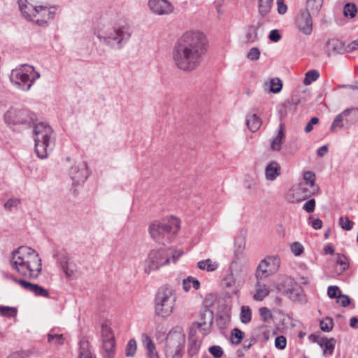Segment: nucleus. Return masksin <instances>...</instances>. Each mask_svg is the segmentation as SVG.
I'll use <instances>...</instances> for the list:
<instances>
[{
    "label": "nucleus",
    "mask_w": 358,
    "mask_h": 358,
    "mask_svg": "<svg viewBox=\"0 0 358 358\" xmlns=\"http://www.w3.org/2000/svg\"><path fill=\"white\" fill-rule=\"evenodd\" d=\"M206 35L198 30L185 32L176 42L172 53L175 65L184 71L196 69L208 50Z\"/></svg>",
    "instance_id": "obj_1"
},
{
    "label": "nucleus",
    "mask_w": 358,
    "mask_h": 358,
    "mask_svg": "<svg viewBox=\"0 0 358 358\" xmlns=\"http://www.w3.org/2000/svg\"><path fill=\"white\" fill-rule=\"evenodd\" d=\"M5 122L9 125H23L25 127L34 126L35 134V151L41 159L48 157L55 145L53 130L45 122L35 123L36 116L27 108L10 107L4 114Z\"/></svg>",
    "instance_id": "obj_2"
},
{
    "label": "nucleus",
    "mask_w": 358,
    "mask_h": 358,
    "mask_svg": "<svg viewBox=\"0 0 358 358\" xmlns=\"http://www.w3.org/2000/svg\"><path fill=\"white\" fill-rule=\"evenodd\" d=\"M10 263L13 269L29 278H37L42 271V261L34 249L22 246L11 252Z\"/></svg>",
    "instance_id": "obj_3"
},
{
    "label": "nucleus",
    "mask_w": 358,
    "mask_h": 358,
    "mask_svg": "<svg viewBox=\"0 0 358 358\" xmlns=\"http://www.w3.org/2000/svg\"><path fill=\"white\" fill-rule=\"evenodd\" d=\"M183 254L182 250H176L172 248L152 250L144 262V271L147 274L168 264L171 259L176 262Z\"/></svg>",
    "instance_id": "obj_4"
},
{
    "label": "nucleus",
    "mask_w": 358,
    "mask_h": 358,
    "mask_svg": "<svg viewBox=\"0 0 358 358\" xmlns=\"http://www.w3.org/2000/svg\"><path fill=\"white\" fill-rule=\"evenodd\" d=\"M180 229V222L176 217H171L167 222H155L149 227L152 238L162 245L170 243Z\"/></svg>",
    "instance_id": "obj_5"
},
{
    "label": "nucleus",
    "mask_w": 358,
    "mask_h": 358,
    "mask_svg": "<svg viewBox=\"0 0 358 358\" xmlns=\"http://www.w3.org/2000/svg\"><path fill=\"white\" fill-rule=\"evenodd\" d=\"M56 7L48 3L33 5L20 4V11L28 20L34 22L39 26H45L52 20L55 15Z\"/></svg>",
    "instance_id": "obj_6"
},
{
    "label": "nucleus",
    "mask_w": 358,
    "mask_h": 358,
    "mask_svg": "<svg viewBox=\"0 0 358 358\" xmlns=\"http://www.w3.org/2000/svg\"><path fill=\"white\" fill-rule=\"evenodd\" d=\"M101 42L114 49H122L131 37V30L127 25H115L96 33Z\"/></svg>",
    "instance_id": "obj_7"
},
{
    "label": "nucleus",
    "mask_w": 358,
    "mask_h": 358,
    "mask_svg": "<svg viewBox=\"0 0 358 358\" xmlns=\"http://www.w3.org/2000/svg\"><path fill=\"white\" fill-rule=\"evenodd\" d=\"M40 78L32 66L22 64L19 68L12 70L10 80L18 89L28 91L31 89L36 80Z\"/></svg>",
    "instance_id": "obj_8"
},
{
    "label": "nucleus",
    "mask_w": 358,
    "mask_h": 358,
    "mask_svg": "<svg viewBox=\"0 0 358 358\" xmlns=\"http://www.w3.org/2000/svg\"><path fill=\"white\" fill-rule=\"evenodd\" d=\"M176 296L171 287H162L155 297V313L158 316L167 317L174 308Z\"/></svg>",
    "instance_id": "obj_9"
},
{
    "label": "nucleus",
    "mask_w": 358,
    "mask_h": 358,
    "mask_svg": "<svg viewBox=\"0 0 358 358\" xmlns=\"http://www.w3.org/2000/svg\"><path fill=\"white\" fill-rule=\"evenodd\" d=\"M185 343V334L180 331H171L165 340L164 352L167 358H182Z\"/></svg>",
    "instance_id": "obj_10"
},
{
    "label": "nucleus",
    "mask_w": 358,
    "mask_h": 358,
    "mask_svg": "<svg viewBox=\"0 0 358 358\" xmlns=\"http://www.w3.org/2000/svg\"><path fill=\"white\" fill-rule=\"evenodd\" d=\"M280 266L278 257H267L262 259L256 270L255 276L257 280H262L274 273Z\"/></svg>",
    "instance_id": "obj_11"
},
{
    "label": "nucleus",
    "mask_w": 358,
    "mask_h": 358,
    "mask_svg": "<svg viewBox=\"0 0 358 358\" xmlns=\"http://www.w3.org/2000/svg\"><path fill=\"white\" fill-rule=\"evenodd\" d=\"M69 175L74 186L84 183L89 176L86 163L84 162L76 163L71 167Z\"/></svg>",
    "instance_id": "obj_12"
},
{
    "label": "nucleus",
    "mask_w": 358,
    "mask_h": 358,
    "mask_svg": "<svg viewBox=\"0 0 358 358\" xmlns=\"http://www.w3.org/2000/svg\"><path fill=\"white\" fill-rule=\"evenodd\" d=\"M312 13L301 11L296 16L295 24L297 29L306 35H310L313 30Z\"/></svg>",
    "instance_id": "obj_13"
},
{
    "label": "nucleus",
    "mask_w": 358,
    "mask_h": 358,
    "mask_svg": "<svg viewBox=\"0 0 358 358\" xmlns=\"http://www.w3.org/2000/svg\"><path fill=\"white\" fill-rule=\"evenodd\" d=\"M201 324L199 322H194L189 328V343L187 353L189 356H194L199 352L201 345V341L196 335V329H200Z\"/></svg>",
    "instance_id": "obj_14"
},
{
    "label": "nucleus",
    "mask_w": 358,
    "mask_h": 358,
    "mask_svg": "<svg viewBox=\"0 0 358 358\" xmlns=\"http://www.w3.org/2000/svg\"><path fill=\"white\" fill-rule=\"evenodd\" d=\"M148 6L157 15H168L173 10V5L167 0H149Z\"/></svg>",
    "instance_id": "obj_15"
},
{
    "label": "nucleus",
    "mask_w": 358,
    "mask_h": 358,
    "mask_svg": "<svg viewBox=\"0 0 358 358\" xmlns=\"http://www.w3.org/2000/svg\"><path fill=\"white\" fill-rule=\"evenodd\" d=\"M309 339L317 343L323 349L324 355H331L333 353L336 345V340L334 338H327L311 334L309 336Z\"/></svg>",
    "instance_id": "obj_16"
},
{
    "label": "nucleus",
    "mask_w": 358,
    "mask_h": 358,
    "mask_svg": "<svg viewBox=\"0 0 358 358\" xmlns=\"http://www.w3.org/2000/svg\"><path fill=\"white\" fill-rule=\"evenodd\" d=\"M310 194L311 192L308 188L304 187V184L299 183L292 187L291 189L292 197H289V199L292 203H297L306 199Z\"/></svg>",
    "instance_id": "obj_17"
},
{
    "label": "nucleus",
    "mask_w": 358,
    "mask_h": 358,
    "mask_svg": "<svg viewBox=\"0 0 358 358\" xmlns=\"http://www.w3.org/2000/svg\"><path fill=\"white\" fill-rule=\"evenodd\" d=\"M344 50V43L338 39H329L325 44V51L329 56L342 53Z\"/></svg>",
    "instance_id": "obj_18"
},
{
    "label": "nucleus",
    "mask_w": 358,
    "mask_h": 358,
    "mask_svg": "<svg viewBox=\"0 0 358 358\" xmlns=\"http://www.w3.org/2000/svg\"><path fill=\"white\" fill-rule=\"evenodd\" d=\"M281 173V167L275 161H271L265 168V178L267 180H275Z\"/></svg>",
    "instance_id": "obj_19"
},
{
    "label": "nucleus",
    "mask_w": 358,
    "mask_h": 358,
    "mask_svg": "<svg viewBox=\"0 0 358 358\" xmlns=\"http://www.w3.org/2000/svg\"><path fill=\"white\" fill-rule=\"evenodd\" d=\"M295 285L296 282L294 278L287 275H282L278 280L276 288L280 292L285 294L293 286Z\"/></svg>",
    "instance_id": "obj_20"
},
{
    "label": "nucleus",
    "mask_w": 358,
    "mask_h": 358,
    "mask_svg": "<svg viewBox=\"0 0 358 358\" xmlns=\"http://www.w3.org/2000/svg\"><path fill=\"white\" fill-rule=\"evenodd\" d=\"M343 114L345 115L344 119L346 129L350 128L358 122V108L352 107L345 109L343 111Z\"/></svg>",
    "instance_id": "obj_21"
},
{
    "label": "nucleus",
    "mask_w": 358,
    "mask_h": 358,
    "mask_svg": "<svg viewBox=\"0 0 358 358\" xmlns=\"http://www.w3.org/2000/svg\"><path fill=\"white\" fill-rule=\"evenodd\" d=\"M142 342L146 350V354L148 358H159L155 345L148 335L145 334L142 335Z\"/></svg>",
    "instance_id": "obj_22"
},
{
    "label": "nucleus",
    "mask_w": 358,
    "mask_h": 358,
    "mask_svg": "<svg viewBox=\"0 0 358 358\" xmlns=\"http://www.w3.org/2000/svg\"><path fill=\"white\" fill-rule=\"evenodd\" d=\"M285 295L294 301H299L300 303L306 301V296L303 293V290L296 283L295 286H293L292 289L285 294Z\"/></svg>",
    "instance_id": "obj_23"
},
{
    "label": "nucleus",
    "mask_w": 358,
    "mask_h": 358,
    "mask_svg": "<svg viewBox=\"0 0 358 358\" xmlns=\"http://www.w3.org/2000/svg\"><path fill=\"white\" fill-rule=\"evenodd\" d=\"M246 124L251 131L255 132L261 127L262 120L256 114L249 113L246 116Z\"/></svg>",
    "instance_id": "obj_24"
},
{
    "label": "nucleus",
    "mask_w": 358,
    "mask_h": 358,
    "mask_svg": "<svg viewBox=\"0 0 358 358\" xmlns=\"http://www.w3.org/2000/svg\"><path fill=\"white\" fill-rule=\"evenodd\" d=\"M270 293L268 288L264 284H261L257 280L255 285V293L253 295V299L255 301H262Z\"/></svg>",
    "instance_id": "obj_25"
},
{
    "label": "nucleus",
    "mask_w": 358,
    "mask_h": 358,
    "mask_svg": "<svg viewBox=\"0 0 358 358\" xmlns=\"http://www.w3.org/2000/svg\"><path fill=\"white\" fill-rule=\"evenodd\" d=\"M285 138L284 127L280 124L276 136L271 141V148L275 151H279Z\"/></svg>",
    "instance_id": "obj_26"
},
{
    "label": "nucleus",
    "mask_w": 358,
    "mask_h": 358,
    "mask_svg": "<svg viewBox=\"0 0 358 358\" xmlns=\"http://www.w3.org/2000/svg\"><path fill=\"white\" fill-rule=\"evenodd\" d=\"M197 266L201 270H206L208 272L213 271L218 268V264L213 262L210 259L199 261L197 263Z\"/></svg>",
    "instance_id": "obj_27"
},
{
    "label": "nucleus",
    "mask_w": 358,
    "mask_h": 358,
    "mask_svg": "<svg viewBox=\"0 0 358 358\" xmlns=\"http://www.w3.org/2000/svg\"><path fill=\"white\" fill-rule=\"evenodd\" d=\"M62 270L71 261L69 254L65 250L57 251L53 255Z\"/></svg>",
    "instance_id": "obj_28"
},
{
    "label": "nucleus",
    "mask_w": 358,
    "mask_h": 358,
    "mask_svg": "<svg viewBox=\"0 0 358 358\" xmlns=\"http://www.w3.org/2000/svg\"><path fill=\"white\" fill-rule=\"evenodd\" d=\"M79 358H94L90 350V343L87 340H81L79 343Z\"/></svg>",
    "instance_id": "obj_29"
},
{
    "label": "nucleus",
    "mask_w": 358,
    "mask_h": 358,
    "mask_svg": "<svg viewBox=\"0 0 358 358\" xmlns=\"http://www.w3.org/2000/svg\"><path fill=\"white\" fill-rule=\"evenodd\" d=\"M323 0H307L306 11L315 15L318 13L322 6Z\"/></svg>",
    "instance_id": "obj_30"
},
{
    "label": "nucleus",
    "mask_w": 358,
    "mask_h": 358,
    "mask_svg": "<svg viewBox=\"0 0 358 358\" xmlns=\"http://www.w3.org/2000/svg\"><path fill=\"white\" fill-rule=\"evenodd\" d=\"M193 287L194 289H198L200 287L199 281L194 277L189 276L184 279L182 281V287L185 292H188L191 287Z\"/></svg>",
    "instance_id": "obj_31"
},
{
    "label": "nucleus",
    "mask_w": 358,
    "mask_h": 358,
    "mask_svg": "<svg viewBox=\"0 0 358 358\" xmlns=\"http://www.w3.org/2000/svg\"><path fill=\"white\" fill-rule=\"evenodd\" d=\"M273 0H259L258 8L262 16L267 15L271 8Z\"/></svg>",
    "instance_id": "obj_32"
},
{
    "label": "nucleus",
    "mask_w": 358,
    "mask_h": 358,
    "mask_svg": "<svg viewBox=\"0 0 358 358\" xmlns=\"http://www.w3.org/2000/svg\"><path fill=\"white\" fill-rule=\"evenodd\" d=\"M225 287L231 288L230 292L225 291V298L227 296L231 297V296L237 294L238 289L236 286H235V280L232 273L230 276L225 278Z\"/></svg>",
    "instance_id": "obj_33"
},
{
    "label": "nucleus",
    "mask_w": 358,
    "mask_h": 358,
    "mask_svg": "<svg viewBox=\"0 0 358 358\" xmlns=\"http://www.w3.org/2000/svg\"><path fill=\"white\" fill-rule=\"evenodd\" d=\"M269 85V90L273 93H278L282 87V83L278 78H273L268 83H265V85Z\"/></svg>",
    "instance_id": "obj_34"
},
{
    "label": "nucleus",
    "mask_w": 358,
    "mask_h": 358,
    "mask_svg": "<svg viewBox=\"0 0 358 358\" xmlns=\"http://www.w3.org/2000/svg\"><path fill=\"white\" fill-rule=\"evenodd\" d=\"M345 115L343 114V111L338 114L334 121L332 122V124L331 125V127H330V130L332 131H334V129L336 128H339V129H343V128H345L346 129V124H345Z\"/></svg>",
    "instance_id": "obj_35"
},
{
    "label": "nucleus",
    "mask_w": 358,
    "mask_h": 358,
    "mask_svg": "<svg viewBox=\"0 0 358 358\" xmlns=\"http://www.w3.org/2000/svg\"><path fill=\"white\" fill-rule=\"evenodd\" d=\"M102 354L115 353V341L104 340L102 341Z\"/></svg>",
    "instance_id": "obj_36"
},
{
    "label": "nucleus",
    "mask_w": 358,
    "mask_h": 358,
    "mask_svg": "<svg viewBox=\"0 0 358 358\" xmlns=\"http://www.w3.org/2000/svg\"><path fill=\"white\" fill-rule=\"evenodd\" d=\"M241 321L244 324H248L252 319V311L249 306H243L241 308L240 315Z\"/></svg>",
    "instance_id": "obj_37"
},
{
    "label": "nucleus",
    "mask_w": 358,
    "mask_h": 358,
    "mask_svg": "<svg viewBox=\"0 0 358 358\" xmlns=\"http://www.w3.org/2000/svg\"><path fill=\"white\" fill-rule=\"evenodd\" d=\"M244 337V332L239 329L235 328L232 330L231 334V341L233 344L238 345Z\"/></svg>",
    "instance_id": "obj_38"
},
{
    "label": "nucleus",
    "mask_w": 358,
    "mask_h": 358,
    "mask_svg": "<svg viewBox=\"0 0 358 358\" xmlns=\"http://www.w3.org/2000/svg\"><path fill=\"white\" fill-rule=\"evenodd\" d=\"M101 334L102 341L115 339V336L111 329L106 324L103 323L101 324Z\"/></svg>",
    "instance_id": "obj_39"
},
{
    "label": "nucleus",
    "mask_w": 358,
    "mask_h": 358,
    "mask_svg": "<svg viewBox=\"0 0 358 358\" xmlns=\"http://www.w3.org/2000/svg\"><path fill=\"white\" fill-rule=\"evenodd\" d=\"M137 349L136 341L134 339H130L125 348V355L127 357H134Z\"/></svg>",
    "instance_id": "obj_40"
},
{
    "label": "nucleus",
    "mask_w": 358,
    "mask_h": 358,
    "mask_svg": "<svg viewBox=\"0 0 358 358\" xmlns=\"http://www.w3.org/2000/svg\"><path fill=\"white\" fill-rule=\"evenodd\" d=\"M17 311L16 308L0 306V314L4 317H15L17 315Z\"/></svg>",
    "instance_id": "obj_41"
},
{
    "label": "nucleus",
    "mask_w": 358,
    "mask_h": 358,
    "mask_svg": "<svg viewBox=\"0 0 358 358\" xmlns=\"http://www.w3.org/2000/svg\"><path fill=\"white\" fill-rule=\"evenodd\" d=\"M320 73L317 70H310L306 73L303 83L306 85L311 84L312 82L318 79Z\"/></svg>",
    "instance_id": "obj_42"
},
{
    "label": "nucleus",
    "mask_w": 358,
    "mask_h": 358,
    "mask_svg": "<svg viewBox=\"0 0 358 358\" xmlns=\"http://www.w3.org/2000/svg\"><path fill=\"white\" fill-rule=\"evenodd\" d=\"M357 12V7L354 3H348L343 8V14L345 17H354Z\"/></svg>",
    "instance_id": "obj_43"
},
{
    "label": "nucleus",
    "mask_w": 358,
    "mask_h": 358,
    "mask_svg": "<svg viewBox=\"0 0 358 358\" xmlns=\"http://www.w3.org/2000/svg\"><path fill=\"white\" fill-rule=\"evenodd\" d=\"M303 180L302 183L304 184V187H313L315 185V175L311 171H306L303 173Z\"/></svg>",
    "instance_id": "obj_44"
},
{
    "label": "nucleus",
    "mask_w": 358,
    "mask_h": 358,
    "mask_svg": "<svg viewBox=\"0 0 358 358\" xmlns=\"http://www.w3.org/2000/svg\"><path fill=\"white\" fill-rule=\"evenodd\" d=\"M63 272L66 274V277L71 278L74 275L77 271L76 265L71 260L67 265H66L63 269Z\"/></svg>",
    "instance_id": "obj_45"
},
{
    "label": "nucleus",
    "mask_w": 358,
    "mask_h": 358,
    "mask_svg": "<svg viewBox=\"0 0 358 358\" xmlns=\"http://www.w3.org/2000/svg\"><path fill=\"white\" fill-rule=\"evenodd\" d=\"M31 292L34 293L36 296L48 298L50 295L49 292L47 289L37 284L34 285Z\"/></svg>",
    "instance_id": "obj_46"
},
{
    "label": "nucleus",
    "mask_w": 358,
    "mask_h": 358,
    "mask_svg": "<svg viewBox=\"0 0 358 358\" xmlns=\"http://www.w3.org/2000/svg\"><path fill=\"white\" fill-rule=\"evenodd\" d=\"M339 224L343 229L350 231L352 229L354 222L348 217H341L339 218Z\"/></svg>",
    "instance_id": "obj_47"
},
{
    "label": "nucleus",
    "mask_w": 358,
    "mask_h": 358,
    "mask_svg": "<svg viewBox=\"0 0 358 358\" xmlns=\"http://www.w3.org/2000/svg\"><path fill=\"white\" fill-rule=\"evenodd\" d=\"M320 327L322 331L329 332L334 327L333 320L328 317L321 320Z\"/></svg>",
    "instance_id": "obj_48"
},
{
    "label": "nucleus",
    "mask_w": 358,
    "mask_h": 358,
    "mask_svg": "<svg viewBox=\"0 0 358 358\" xmlns=\"http://www.w3.org/2000/svg\"><path fill=\"white\" fill-rule=\"evenodd\" d=\"M48 341L49 343L53 342L55 345H62L64 338L62 334H48Z\"/></svg>",
    "instance_id": "obj_49"
},
{
    "label": "nucleus",
    "mask_w": 358,
    "mask_h": 358,
    "mask_svg": "<svg viewBox=\"0 0 358 358\" xmlns=\"http://www.w3.org/2000/svg\"><path fill=\"white\" fill-rule=\"evenodd\" d=\"M235 255L238 256V253H241L245 248V241L243 238H238L235 240Z\"/></svg>",
    "instance_id": "obj_50"
},
{
    "label": "nucleus",
    "mask_w": 358,
    "mask_h": 358,
    "mask_svg": "<svg viewBox=\"0 0 358 358\" xmlns=\"http://www.w3.org/2000/svg\"><path fill=\"white\" fill-rule=\"evenodd\" d=\"M287 340L284 336H279L275 338V346L279 350H283L286 348Z\"/></svg>",
    "instance_id": "obj_51"
},
{
    "label": "nucleus",
    "mask_w": 358,
    "mask_h": 358,
    "mask_svg": "<svg viewBox=\"0 0 358 358\" xmlns=\"http://www.w3.org/2000/svg\"><path fill=\"white\" fill-rule=\"evenodd\" d=\"M13 280L15 282H17V284L21 285L24 289L31 292L32 287L34 285V283L29 282H28L25 280H22V279L17 280L15 278H13Z\"/></svg>",
    "instance_id": "obj_52"
},
{
    "label": "nucleus",
    "mask_w": 358,
    "mask_h": 358,
    "mask_svg": "<svg viewBox=\"0 0 358 358\" xmlns=\"http://www.w3.org/2000/svg\"><path fill=\"white\" fill-rule=\"evenodd\" d=\"M259 313L261 319L264 322H266L268 320L271 319L272 317L270 310H268V308H267L266 307L260 308L259 310Z\"/></svg>",
    "instance_id": "obj_53"
},
{
    "label": "nucleus",
    "mask_w": 358,
    "mask_h": 358,
    "mask_svg": "<svg viewBox=\"0 0 358 358\" xmlns=\"http://www.w3.org/2000/svg\"><path fill=\"white\" fill-rule=\"evenodd\" d=\"M303 250L304 248L303 245L299 242H294L291 245V250L296 256L301 255L303 252Z\"/></svg>",
    "instance_id": "obj_54"
},
{
    "label": "nucleus",
    "mask_w": 358,
    "mask_h": 358,
    "mask_svg": "<svg viewBox=\"0 0 358 358\" xmlns=\"http://www.w3.org/2000/svg\"><path fill=\"white\" fill-rule=\"evenodd\" d=\"M260 51L257 48H252L248 52L247 57L252 61H256L259 59Z\"/></svg>",
    "instance_id": "obj_55"
},
{
    "label": "nucleus",
    "mask_w": 358,
    "mask_h": 358,
    "mask_svg": "<svg viewBox=\"0 0 358 358\" xmlns=\"http://www.w3.org/2000/svg\"><path fill=\"white\" fill-rule=\"evenodd\" d=\"M209 352L215 358H220L223 355V350H222V348L218 345H213V346L210 347Z\"/></svg>",
    "instance_id": "obj_56"
},
{
    "label": "nucleus",
    "mask_w": 358,
    "mask_h": 358,
    "mask_svg": "<svg viewBox=\"0 0 358 358\" xmlns=\"http://www.w3.org/2000/svg\"><path fill=\"white\" fill-rule=\"evenodd\" d=\"M20 203V201L18 199H16V198L10 199L5 203L4 207L6 210H12L13 208L17 206V205Z\"/></svg>",
    "instance_id": "obj_57"
},
{
    "label": "nucleus",
    "mask_w": 358,
    "mask_h": 358,
    "mask_svg": "<svg viewBox=\"0 0 358 358\" xmlns=\"http://www.w3.org/2000/svg\"><path fill=\"white\" fill-rule=\"evenodd\" d=\"M315 208V201L314 199L308 200L303 204V209L308 213H312Z\"/></svg>",
    "instance_id": "obj_58"
},
{
    "label": "nucleus",
    "mask_w": 358,
    "mask_h": 358,
    "mask_svg": "<svg viewBox=\"0 0 358 358\" xmlns=\"http://www.w3.org/2000/svg\"><path fill=\"white\" fill-rule=\"evenodd\" d=\"M319 122V118L317 117H313L310 119V120L307 123L306 126L304 128V131L306 133L310 132L313 129V125L316 124Z\"/></svg>",
    "instance_id": "obj_59"
},
{
    "label": "nucleus",
    "mask_w": 358,
    "mask_h": 358,
    "mask_svg": "<svg viewBox=\"0 0 358 358\" xmlns=\"http://www.w3.org/2000/svg\"><path fill=\"white\" fill-rule=\"evenodd\" d=\"M339 292V289L337 286H329L327 289V294L331 299L338 297L337 294Z\"/></svg>",
    "instance_id": "obj_60"
},
{
    "label": "nucleus",
    "mask_w": 358,
    "mask_h": 358,
    "mask_svg": "<svg viewBox=\"0 0 358 358\" xmlns=\"http://www.w3.org/2000/svg\"><path fill=\"white\" fill-rule=\"evenodd\" d=\"M28 356L27 351H17L11 353L7 358H25Z\"/></svg>",
    "instance_id": "obj_61"
},
{
    "label": "nucleus",
    "mask_w": 358,
    "mask_h": 358,
    "mask_svg": "<svg viewBox=\"0 0 358 358\" xmlns=\"http://www.w3.org/2000/svg\"><path fill=\"white\" fill-rule=\"evenodd\" d=\"M257 38V32L256 29L252 27L250 31L247 34L248 41L253 42Z\"/></svg>",
    "instance_id": "obj_62"
},
{
    "label": "nucleus",
    "mask_w": 358,
    "mask_h": 358,
    "mask_svg": "<svg viewBox=\"0 0 358 358\" xmlns=\"http://www.w3.org/2000/svg\"><path fill=\"white\" fill-rule=\"evenodd\" d=\"M357 50H358V38L352 41L345 47V51L348 52H351Z\"/></svg>",
    "instance_id": "obj_63"
},
{
    "label": "nucleus",
    "mask_w": 358,
    "mask_h": 358,
    "mask_svg": "<svg viewBox=\"0 0 358 358\" xmlns=\"http://www.w3.org/2000/svg\"><path fill=\"white\" fill-rule=\"evenodd\" d=\"M268 38L273 42H278L280 39L281 36L277 29H273L270 32Z\"/></svg>",
    "instance_id": "obj_64"
}]
</instances>
